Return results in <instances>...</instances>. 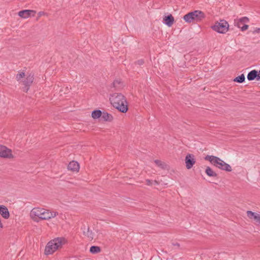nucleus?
<instances>
[{"label":"nucleus","instance_id":"1","mask_svg":"<svg viewBox=\"0 0 260 260\" xmlns=\"http://www.w3.org/2000/svg\"><path fill=\"white\" fill-rule=\"evenodd\" d=\"M57 215H58L57 212H51L41 208H34L30 212V217L36 222H39L40 220H49L55 217Z\"/></svg>","mask_w":260,"mask_h":260},{"label":"nucleus","instance_id":"2","mask_svg":"<svg viewBox=\"0 0 260 260\" xmlns=\"http://www.w3.org/2000/svg\"><path fill=\"white\" fill-rule=\"evenodd\" d=\"M109 100L111 105L121 113L128 110V103L126 98L120 93H114L110 95Z\"/></svg>","mask_w":260,"mask_h":260},{"label":"nucleus","instance_id":"3","mask_svg":"<svg viewBox=\"0 0 260 260\" xmlns=\"http://www.w3.org/2000/svg\"><path fill=\"white\" fill-rule=\"evenodd\" d=\"M66 243V240L64 238L58 237L49 241L45 249V254L49 255L52 254L57 249L61 247V246Z\"/></svg>","mask_w":260,"mask_h":260},{"label":"nucleus","instance_id":"4","mask_svg":"<svg viewBox=\"0 0 260 260\" xmlns=\"http://www.w3.org/2000/svg\"><path fill=\"white\" fill-rule=\"evenodd\" d=\"M205 159L209 161L212 165L221 170L226 172H231L232 171L231 166L226 164L219 157L213 155H207L205 156Z\"/></svg>","mask_w":260,"mask_h":260},{"label":"nucleus","instance_id":"5","mask_svg":"<svg viewBox=\"0 0 260 260\" xmlns=\"http://www.w3.org/2000/svg\"><path fill=\"white\" fill-rule=\"evenodd\" d=\"M229 24L224 20H221L219 22H216L215 24L212 26L213 30L220 34H225L229 29Z\"/></svg>","mask_w":260,"mask_h":260},{"label":"nucleus","instance_id":"6","mask_svg":"<svg viewBox=\"0 0 260 260\" xmlns=\"http://www.w3.org/2000/svg\"><path fill=\"white\" fill-rule=\"evenodd\" d=\"M0 157L8 158H12L14 156L12 154L11 149L5 146L0 145Z\"/></svg>","mask_w":260,"mask_h":260},{"label":"nucleus","instance_id":"7","mask_svg":"<svg viewBox=\"0 0 260 260\" xmlns=\"http://www.w3.org/2000/svg\"><path fill=\"white\" fill-rule=\"evenodd\" d=\"M34 79V75L30 74L26 77L25 79H24V81H23V84L25 86L23 87L24 91H25L26 92H27V91L28 90V89L29 88V86L33 82Z\"/></svg>","mask_w":260,"mask_h":260},{"label":"nucleus","instance_id":"8","mask_svg":"<svg viewBox=\"0 0 260 260\" xmlns=\"http://www.w3.org/2000/svg\"><path fill=\"white\" fill-rule=\"evenodd\" d=\"M36 11L32 10H24L18 12V16L22 18H27L29 17H34Z\"/></svg>","mask_w":260,"mask_h":260},{"label":"nucleus","instance_id":"9","mask_svg":"<svg viewBox=\"0 0 260 260\" xmlns=\"http://www.w3.org/2000/svg\"><path fill=\"white\" fill-rule=\"evenodd\" d=\"M185 160L186 167L188 169H191L196 162L194 155L191 154L186 155Z\"/></svg>","mask_w":260,"mask_h":260},{"label":"nucleus","instance_id":"10","mask_svg":"<svg viewBox=\"0 0 260 260\" xmlns=\"http://www.w3.org/2000/svg\"><path fill=\"white\" fill-rule=\"evenodd\" d=\"M191 12L193 21H199L205 17V14L202 11L196 10Z\"/></svg>","mask_w":260,"mask_h":260},{"label":"nucleus","instance_id":"11","mask_svg":"<svg viewBox=\"0 0 260 260\" xmlns=\"http://www.w3.org/2000/svg\"><path fill=\"white\" fill-rule=\"evenodd\" d=\"M174 22V18L171 14L165 16L163 18V23L169 27L172 26Z\"/></svg>","mask_w":260,"mask_h":260},{"label":"nucleus","instance_id":"12","mask_svg":"<svg viewBox=\"0 0 260 260\" xmlns=\"http://www.w3.org/2000/svg\"><path fill=\"white\" fill-rule=\"evenodd\" d=\"M83 235L87 237L89 240H92L93 239V232L90 230V228L89 226H87L86 228L85 226L83 228Z\"/></svg>","mask_w":260,"mask_h":260},{"label":"nucleus","instance_id":"13","mask_svg":"<svg viewBox=\"0 0 260 260\" xmlns=\"http://www.w3.org/2000/svg\"><path fill=\"white\" fill-rule=\"evenodd\" d=\"M0 214L5 219H8L10 217V213L7 207L1 205L0 208Z\"/></svg>","mask_w":260,"mask_h":260},{"label":"nucleus","instance_id":"14","mask_svg":"<svg viewBox=\"0 0 260 260\" xmlns=\"http://www.w3.org/2000/svg\"><path fill=\"white\" fill-rule=\"evenodd\" d=\"M68 169L74 172L78 171L79 170V165L76 161H72L69 164Z\"/></svg>","mask_w":260,"mask_h":260},{"label":"nucleus","instance_id":"15","mask_svg":"<svg viewBox=\"0 0 260 260\" xmlns=\"http://www.w3.org/2000/svg\"><path fill=\"white\" fill-rule=\"evenodd\" d=\"M258 71L255 70H253L250 72L248 73L247 78L249 81H252L254 79L257 80V76H258Z\"/></svg>","mask_w":260,"mask_h":260},{"label":"nucleus","instance_id":"16","mask_svg":"<svg viewBox=\"0 0 260 260\" xmlns=\"http://www.w3.org/2000/svg\"><path fill=\"white\" fill-rule=\"evenodd\" d=\"M205 173L209 177H217V174L215 173L210 167H207Z\"/></svg>","mask_w":260,"mask_h":260},{"label":"nucleus","instance_id":"17","mask_svg":"<svg viewBox=\"0 0 260 260\" xmlns=\"http://www.w3.org/2000/svg\"><path fill=\"white\" fill-rule=\"evenodd\" d=\"M101 117L104 120L109 121L112 120L113 118L112 115L107 112L102 113Z\"/></svg>","mask_w":260,"mask_h":260},{"label":"nucleus","instance_id":"18","mask_svg":"<svg viewBox=\"0 0 260 260\" xmlns=\"http://www.w3.org/2000/svg\"><path fill=\"white\" fill-rule=\"evenodd\" d=\"M183 19L184 21L187 23H190L193 21V15L192 14V12H190L187 14L183 16Z\"/></svg>","mask_w":260,"mask_h":260},{"label":"nucleus","instance_id":"19","mask_svg":"<svg viewBox=\"0 0 260 260\" xmlns=\"http://www.w3.org/2000/svg\"><path fill=\"white\" fill-rule=\"evenodd\" d=\"M154 162L158 167L160 168L161 169H166L167 168V165L166 164V163L160 160L155 159L154 160Z\"/></svg>","mask_w":260,"mask_h":260},{"label":"nucleus","instance_id":"20","mask_svg":"<svg viewBox=\"0 0 260 260\" xmlns=\"http://www.w3.org/2000/svg\"><path fill=\"white\" fill-rule=\"evenodd\" d=\"M102 113V112L101 110H96L92 111L91 113V116L93 119H98L101 117Z\"/></svg>","mask_w":260,"mask_h":260},{"label":"nucleus","instance_id":"21","mask_svg":"<svg viewBox=\"0 0 260 260\" xmlns=\"http://www.w3.org/2000/svg\"><path fill=\"white\" fill-rule=\"evenodd\" d=\"M245 79V76L244 74H241L240 76H238V77H236L234 79V81L240 83H242L244 82Z\"/></svg>","mask_w":260,"mask_h":260},{"label":"nucleus","instance_id":"22","mask_svg":"<svg viewBox=\"0 0 260 260\" xmlns=\"http://www.w3.org/2000/svg\"><path fill=\"white\" fill-rule=\"evenodd\" d=\"M89 251L91 253H98L101 251V248L97 246H92L90 248Z\"/></svg>","mask_w":260,"mask_h":260},{"label":"nucleus","instance_id":"23","mask_svg":"<svg viewBox=\"0 0 260 260\" xmlns=\"http://www.w3.org/2000/svg\"><path fill=\"white\" fill-rule=\"evenodd\" d=\"M25 76V73L23 72H21L16 75V79L17 81H20L22 78H24Z\"/></svg>","mask_w":260,"mask_h":260},{"label":"nucleus","instance_id":"24","mask_svg":"<svg viewBox=\"0 0 260 260\" xmlns=\"http://www.w3.org/2000/svg\"><path fill=\"white\" fill-rule=\"evenodd\" d=\"M257 213L253 212L251 211H247V215L250 219H253L254 217L256 215Z\"/></svg>","mask_w":260,"mask_h":260},{"label":"nucleus","instance_id":"25","mask_svg":"<svg viewBox=\"0 0 260 260\" xmlns=\"http://www.w3.org/2000/svg\"><path fill=\"white\" fill-rule=\"evenodd\" d=\"M239 20V23H247L249 21V19L247 17H243L241 18H240Z\"/></svg>","mask_w":260,"mask_h":260},{"label":"nucleus","instance_id":"26","mask_svg":"<svg viewBox=\"0 0 260 260\" xmlns=\"http://www.w3.org/2000/svg\"><path fill=\"white\" fill-rule=\"evenodd\" d=\"M253 219L256 223H260V213H257Z\"/></svg>","mask_w":260,"mask_h":260},{"label":"nucleus","instance_id":"27","mask_svg":"<svg viewBox=\"0 0 260 260\" xmlns=\"http://www.w3.org/2000/svg\"><path fill=\"white\" fill-rule=\"evenodd\" d=\"M120 84V81L118 80H115L114 81L113 83V85L115 88H117L118 87V85Z\"/></svg>","mask_w":260,"mask_h":260},{"label":"nucleus","instance_id":"28","mask_svg":"<svg viewBox=\"0 0 260 260\" xmlns=\"http://www.w3.org/2000/svg\"><path fill=\"white\" fill-rule=\"evenodd\" d=\"M235 24L238 27L241 28L242 26L241 25L243 24V23H239V20L238 19V20L235 21Z\"/></svg>","mask_w":260,"mask_h":260},{"label":"nucleus","instance_id":"29","mask_svg":"<svg viewBox=\"0 0 260 260\" xmlns=\"http://www.w3.org/2000/svg\"><path fill=\"white\" fill-rule=\"evenodd\" d=\"M144 63V60L142 59H139L136 62V64H138L139 66H141V65L143 64Z\"/></svg>","mask_w":260,"mask_h":260},{"label":"nucleus","instance_id":"30","mask_svg":"<svg viewBox=\"0 0 260 260\" xmlns=\"http://www.w3.org/2000/svg\"><path fill=\"white\" fill-rule=\"evenodd\" d=\"M248 28V25L247 24H244L243 25V26H242L240 28L242 31H244V30H246Z\"/></svg>","mask_w":260,"mask_h":260},{"label":"nucleus","instance_id":"31","mask_svg":"<svg viewBox=\"0 0 260 260\" xmlns=\"http://www.w3.org/2000/svg\"><path fill=\"white\" fill-rule=\"evenodd\" d=\"M146 182L147 185H149V186L152 185L153 184V181L149 180V179H146Z\"/></svg>","mask_w":260,"mask_h":260},{"label":"nucleus","instance_id":"32","mask_svg":"<svg viewBox=\"0 0 260 260\" xmlns=\"http://www.w3.org/2000/svg\"><path fill=\"white\" fill-rule=\"evenodd\" d=\"M45 14V12H43V11H41L38 13V15L39 17H41V16L44 15Z\"/></svg>","mask_w":260,"mask_h":260},{"label":"nucleus","instance_id":"33","mask_svg":"<svg viewBox=\"0 0 260 260\" xmlns=\"http://www.w3.org/2000/svg\"><path fill=\"white\" fill-rule=\"evenodd\" d=\"M172 244L174 245V246H177L178 247H180V244L178 243H173Z\"/></svg>","mask_w":260,"mask_h":260},{"label":"nucleus","instance_id":"34","mask_svg":"<svg viewBox=\"0 0 260 260\" xmlns=\"http://www.w3.org/2000/svg\"><path fill=\"white\" fill-rule=\"evenodd\" d=\"M254 32H256V33H260V28H256V29L254 30Z\"/></svg>","mask_w":260,"mask_h":260},{"label":"nucleus","instance_id":"35","mask_svg":"<svg viewBox=\"0 0 260 260\" xmlns=\"http://www.w3.org/2000/svg\"><path fill=\"white\" fill-rule=\"evenodd\" d=\"M258 76H257V80L258 81V80H260V71H258Z\"/></svg>","mask_w":260,"mask_h":260},{"label":"nucleus","instance_id":"36","mask_svg":"<svg viewBox=\"0 0 260 260\" xmlns=\"http://www.w3.org/2000/svg\"><path fill=\"white\" fill-rule=\"evenodd\" d=\"M153 183L156 185H158L159 184L158 182L156 180H154L153 181Z\"/></svg>","mask_w":260,"mask_h":260},{"label":"nucleus","instance_id":"37","mask_svg":"<svg viewBox=\"0 0 260 260\" xmlns=\"http://www.w3.org/2000/svg\"><path fill=\"white\" fill-rule=\"evenodd\" d=\"M1 207V205H0V208Z\"/></svg>","mask_w":260,"mask_h":260}]
</instances>
